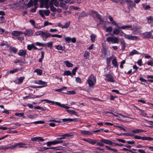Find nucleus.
I'll return each mask as SVG.
<instances>
[{
  "instance_id": "obj_60",
  "label": "nucleus",
  "mask_w": 153,
  "mask_h": 153,
  "mask_svg": "<svg viewBox=\"0 0 153 153\" xmlns=\"http://www.w3.org/2000/svg\"><path fill=\"white\" fill-rule=\"evenodd\" d=\"M112 58V57H110L109 58H108L107 59V63L108 65H109L111 63L110 59Z\"/></svg>"
},
{
  "instance_id": "obj_4",
  "label": "nucleus",
  "mask_w": 153,
  "mask_h": 153,
  "mask_svg": "<svg viewBox=\"0 0 153 153\" xmlns=\"http://www.w3.org/2000/svg\"><path fill=\"white\" fill-rule=\"evenodd\" d=\"M105 79L106 81L108 82H114V80L113 76L109 74H106L105 75Z\"/></svg>"
},
{
  "instance_id": "obj_48",
  "label": "nucleus",
  "mask_w": 153,
  "mask_h": 153,
  "mask_svg": "<svg viewBox=\"0 0 153 153\" xmlns=\"http://www.w3.org/2000/svg\"><path fill=\"white\" fill-rule=\"evenodd\" d=\"M117 127V128H120L121 130L123 131H126V129L124 128V126L123 125H121V126H116Z\"/></svg>"
},
{
  "instance_id": "obj_62",
  "label": "nucleus",
  "mask_w": 153,
  "mask_h": 153,
  "mask_svg": "<svg viewBox=\"0 0 153 153\" xmlns=\"http://www.w3.org/2000/svg\"><path fill=\"white\" fill-rule=\"evenodd\" d=\"M114 25L116 26L118 28H120V27L116 23L114 20L111 22Z\"/></svg>"
},
{
  "instance_id": "obj_50",
  "label": "nucleus",
  "mask_w": 153,
  "mask_h": 153,
  "mask_svg": "<svg viewBox=\"0 0 153 153\" xmlns=\"http://www.w3.org/2000/svg\"><path fill=\"white\" fill-rule=\"evenodd\" d=\"M33 4V1L30 0L27 3V5L29 7H30L32 6Z\"/></svg>"
},
{
  "instance_id": "obj_31",
  "label": "nucleus",
  "mask_w": 153,
  "mask_h": 153,
  "mask_svg": "<svg viewBox=\"0 0 153 153\" xmlns=\"http://www.w3.org/2000/svg\"><path fill=\"white\" fill-rule=\"evenodd\" d=\"M39 14L44 19H45V17L44 15V10H39Z\"/></svg>"
},
{
  "instance_id": "obj_37",
  "label": "nucleus",
  "mask_w": 153,
  "mask_h": 153,
  "mask_svg": "<svg viewBox=\"0 0 153 153\" xmlns=\"http://www.w3.org/2000/svg\"><path fill=\"white\" fill-rule=\"evenodd\" d=\"M121 43L122 47V49H123V50H124L125 49V48L126 47L125 42L124 40H123L121 41Z\"/></svg>"
},
{
  "instance_id": "obj_15",
  "label": "nucleus",
  "mask_w": 153,
  "mask_h": 153,
  "mask_svg": "<svg viewBox=\"0 0 153 153\" xmlns=\"http://www.w3.org/2000/svg\"><path fill=\"white\" fill-rule=\"evenodd\" d=\"M100 142L103 143H115L112 142L111 140L104 139H102L100 140Z\"/></svg>"
},
{
  "instance_id": "obj_13",
  "label": "nucleus",
  "mask_w": 153,
  "mask_h": 153,
  "mask_svg": "<svg viewBox=\"0 0 153 153\" xmlns=\"http://www.w3.org/2000/svg\"><path fill=\"white\" fill-rule=\"evenodd\" d=\"M65 142L64 140H55L53 141H48L46 143H62Z\"/></svg>"
},
{
  "instance_id": "obj_26",
  "label": "nucleus",
  "mask_w": 153,
  "mask_h": 153,
  "mask_svg": "<svg viewBox=\"0 0 153 153\" xmlns=\"http://www.w3.org/2000/svg\"><path fill=\"white\" fill-rule=\"evenodd\" d=\"M135 6V4L131 2L129 3L128 4V8L129 10L131 9H132L133 7H134Z\"/></svg>"
},
{
  "instance_id": "obj_17",
  "label": "nucleus",
  "mask_w": 153,
  "mask_h": 153,
  "mask_svg": "<svg viewBox=\"0 0 153 153\" xmlns=\"http://www.w3.org/2000/svg\"><path fill=\"white\" fill-rule=\"evenodd\" d=\"M26 53V51L25 50H20L19 51V52L18 53V55L20 56H25Z\"/></svg>"
},
{
  "instance_id": "obj_61",
  "label": "nucleus",
  "mask_w": 153,
  "mask_h": 153,
  "mask_svg": "<svg viewBox=\"0 0 153 153\" xmlns=\"http://www.w3.org/2000/svg\"><path fill=\"white\" fill-rule=\"evenodd\" d=\"M52 43H53L52 42H51L48 43L46 44H47V45L48 46V47L51 48H52Z\"/></svg>"
},
{
  "instance_id": "obj_30",
  "label": "nucleus",
  "mask_w": 153,
  "mask_h": 153,
  "mask_svg": "<svg viewBox=\"0 0 153 153\" xmlns=\"http://www.w3.org/2000/svg\"><path fill=\"white\" fill-rule=\"evenodd\" d=\"M38 116V115L36 114H30L27 116V117L30 119H33L36 118Z\"/></svg>"
},
{
  "instance_id": "obj_5",
  "label": "nucleus",
  "mask_w": 153,
  "mask_h": 153,
  "mask_svg": "<svg viewBox=\"0 0 153 153\" xmlns=\"http://www.w3.org/2000/svg\"><path fill=\"white\" fill-rule=\"evenodd\" d=\"M10 9L14 10L16 9H18L20 7L19 4V3H14L10 4L8 5Z\"/></svg>"
},
{
  "instance_id": "obj_44",
  "label": "nucleus",
  "mask_w": 153,
  "mask_h": 153,
  "mask_svg": "<svg viewBox=\"0 0 153 153\" xmlns=\"http://www.w3.org/2000/svg\"><path fill=\"white\" fill-rule=\"evenodd\" d=\"M45 122L43 121H35L33 123L35 124H44Z\"/></svg>"
},
{
  "instance_id": "obj_18",
  "label": "nucleus",
  "mask_w": 153,
  "mask_h": 153,
  "mask_svg": "<svg viewBox=\"0 0 153 153\" xmlns=\"http://www.w3.org/2000/svg\"><path fill=\"white\" fill-rule=\"evenodd\" d=\"M88 15V14L87 13H85L84 11H83L79 15V18L82 19L85 17L87 16Z\"/></svg>"
},
{
  "instance_id": "obj_35",
  "label": "nucleus",
  "mask_w": 153,
  "mask_h": 153,
  "mask_svg": "<svg viewBox=\"0 0 153 153\" xmlns=\"http://www.w3.org/2000/svg\"><path fill=\"white\" fill-rule=\"evenodd\" d=\"M39 84L43 85L42 86H43V87L47 86V83L46 82L43 81L41 80H39Z\"/></svg>"
},
{
  "instance_id": "obj_53",
  "label": "nucleus",
  "mask_w": 153,
  "mask_h": 153,
  "mask_svg": "<svg viewBox=\"0 0 153 153\" xmlns=\"http://www.w3.org/2000/svg\"><path fill=\"white\" fill-rule=\"evenodd\" d=\"M53 1L54 2V5L56 7L59 6V2L57 1V0H51V1Z\"/></svg>"
},
{
  "instance_id": "obj_3",
  "label": "nucleus",
  "mask_w": 153,
  "mask_h": 153,
  "mask_svg": "<svg viewBox=\"0 0 153 153\" xmlns=\"http://www.w3.org/2000/svg\"><path fill=\"white\" fill-rule=\"evenodd\" d=\"M53 149L54 150H63V148L61 146L58 147H38V149L40 151H44L46 150L49 149Z\"/></svg>"
},
{
  "instance_id": "obj_1",
  "label": "nucleus",
  "mask_w": 153,
  "mask_h": 153,
  "mask_svg": "<svg viewBox=\"0 0 153 153\" xmlns=\"http://www.w3.org/2000/svg\"><path fill=\"white\" fill-rule=\"evenodd\" d=\"M49 0H40L39 2L41 5H42V6H40L41 7H42L45 4V7L47 9L49 8V6H50L51 10L52 11H55L56 10V8L53 5V2L51 1L49 3L48 1Z\"/></svg>"
},
{
  "instance_id": "obj_19",
  "label": "nucleus",
  "mask_w": 153,
  "mask_h": 153,
  "mask_svg": "<svg viewBox=\"0 0 153 153\" xmlns=\"http://www.w3.org/2000/svg\"><path fill=\"white\" fill-rule=\"evenodd\" d=\"M80 131L82 134L85 135L92 134V133H91L89 131L80 130Z\"/></svg>"
},
{
  "instance_id": "obj_38",
  "label": "nucleus",
  "mask_w": 153,
  "mask_h": 153,
  "mask_svg": "<svg viewBox=\"0 0 153 153\" xmlns=\"http://www.w3.org/2000/svg\"><path fill=\"white\" fill-rule=\"evenodd\" d=\"M43 31H38L36 32L35 34H34V36H38L39 35H41V36H42V34L43 33Z\"/></svg>"
},
{
  "instance_id": "obj_10",
  "label": "nucleus",
  "mask_w": 153,
  "mask_h": 153,
  "mask_svg": "<svg viewBox=\"0 0 153 153\" xmlns=\"http://www.w3.org/2000/svg\"><path fill=\"white\" fill-rule=\"evenodd\" d=\"M32 141H37L38 142H43L45 140L43 138L41 137H34L32 138L31 139Z\"/></svg>"
},
{
  "instance_id": "obj_16",
  "label": "nucleus",
  "mask_w": 153,
  "mask_h": 153,
  "mask_svg": "<svg viewBox=\"0 0 153 153\" xmlns=\"http://www.w3.org/2000/svg\"><path fill=\"white\" fill-rule=\"evenodd\" d=\"M63 122H66L68 121H77V119L76 118L75 119H71V118H65L63 119L62 120Z\"/></svg>"
},
{
  "instance_id": "obj_63",
  "label": "nucleus",
  "mask_w": 153,
  "mask_h": 153,
  "mask_svg": "<svg viewBox=\"0 0 153 153\" xmlns=\"http://www.w3.org/2000/svg\"><path fill=\"white\" fill-rule=\"evenodd\" d=\"M76 92L74 91H68L66 93L67 94H75Z\"/></svg>"
},
{
  "instance_id": "obj_22",
  "label": "nucleus",
  "mask_w": 153,
  "mask_h": 153,
  "mask_svg": "<svg viewBox=\"0 0 153 153\" xmlns=\"http://www.w3.org/2000/svg\"><path fill=\"white\" fill-rule=\"evenodd\" d=\"M19 148H27L29 146V144H17Z\"/></svg>"
},
{
  "instance_id": "obj_40",
  "label": "nucleus",
  "mask_w": 153,
  "mask_h": 153,
  "mask_svg": "<svg viewBox=\"0 0 153 153\" xmlns=\"http://www.w3.org/2000/svg\"><path fill=\"white\" fill-rule=\"evenodd\" d=\"M71 74V72L69 71H64L63 75H70Z\"/></svg>"
},
{
  "instance_id": "obj_21",
  "label": "nucleus",
  "mask_w": 153,
  "mask_h": 153,
  "mask_svg": "<svg viewBox=\"0 0 153 153\" xmlns=\"http://www.w3.org/2000/svg\"><path fill=\"white\" fill-rule=\"evenodd\" d=\"M67 111L71 115L74 114L77 117L79 116L77 114V113L74 110L67 109Z\"/></svg>"
},
{
  "instance_id": "obj_58",
  "label": "nucleus",
  "mask_w": 153,
  "mask_h": 153,
  "mask_svg": "<svg viewBox=\"0 0 153 153\" xmlns=\"http://www.w3.org/2000/svg\"><path fill=\"white\" fill-rule=\"evenodd\" d=\"M65 5L66 4L64 2H61L59 4V6L60 7H65Z\"/></svg>"
},
{
  "instance_id": "obj_57",
  "label": "nucleus",
  "mask_w": 153,
  "mask_h": 153,
  "mask_svg": "<svg viewBox=\"0 0 153 153\" xmlns=\"http://www.w3.org/2000/svg\"><path fill=\"white\" fill-rule=\"evenodd\" d=\"M137 37L135 36H132L131 35L130 39L135 40L137 39Z\"/></svg>"
},
{
  "instance_id": "obj_43",
  "label": "nucleus",
  "mask_w": 153,
  "mask_h": 153,
  "mask_svg": "<svg viewBox=\"0 0 153 153\" xmlns=\"http://www.w3.org/2000/svg\"><path fill=\"white\" fill-rule=\"evenodd\" d=\"M70 22V21H69L65 23V25H64V28H68L69 26Z\"/></svg>"
},
{
  "instance_id": "obj_64",
  "label": "nucleus",
  "mask_w": 153,
  "mask_h": 153,
  "mask_svg": "<svg viewBox=\"0 0 153 153\" xmlns=\"http://www.w3.org/2000/svg\"><path fill=\"white\" fill-rule=\"evenodd\" d=\"M96 16L98 18V19L100 20V21H102L101 19V16L99 14V13H96L95 14Z\"/></svg>"
},
{
  "instance_id": "obj_9",
  "label": "nucleus",
  "mask_w": 153,
  "mask_h": 153,
  "mask_svg": "<svg viewBox=\"0 0 153 153\" xmlns=\"http://www.w3.org/2000/svg\"><path fill=\"white\" fill-rule=\"evenodd\" d=\"M144 38L149 39L151 38L153 39V36L152 35L151 32H146L144 33Z\"/></svg>"
},
{
  "instance_id": "obj_52",
  "label": "nucleus",
  "mask_w": 153,
  "mask_h": 153,
  "mask_svg": "<svg viewBox=\"0 0 153 153\" xmlns=\"http://www.w3.org/2000/svg\"><path fill=\"white\" fill-rule=\"evenodd\" d=\"M134 138L136 139H141L142 140H143V137H141L140 136H138V135H135L134 136Z\"/></svg>"
},
{
  "instance_id": "obj_12",
  "label": "nucleus",
  "mask_w": 153,
  "mask_h": 153,
  "mask_svg": "<svg viewBox=\"0 0 153 153\" xmlns=\"http://www.w3.org/2000/svg\"><path fill=\"white\" fill-rule=\"evenodd\" d=\"M22 34L23 32L21 31H13L11 33L12 35L14 36H18Z\"/></svg>"
},
{
  "instance_id": "obj_54",
  "label": "nucleus",
  "mask_w": 153,
  "mask_h": 153,
  "mask_svg": "<svg viewBox=\"0 0 153 153\" xmlns=\"http://www.w3.org/2000/svg\"><path fill=\"white\" fill-rule=\"evenodd\" d=\"M77 69V67H76L72 70V73L73 75H75V74L76 71Z\"/></svg>"
},
{
  "instance_id": "obj_51",
  "label": "nucleus",
  "mask_w": 153,
  "mask_h": 153,
  "mask_svg": "<svg viewBox=\"0 0 153 153\" xmlns=\"http://www.w3.org/2000/svg\"><path fill=\"white\" fill-rule=\"evenodd\" d=\"M153 140V138L150 137H144V140Z\"/></svg>"
},
{
  "instance_id": "obj_27",
  "label": "nucleus",
  "mask_w": 153,
  "mask_h": 153,
  "mask_svg": "<svg viewBox=\"0 0 153 153\" xmlns=\"http://www.w3.org/2000/svg\"><path fill=\"white\" fill-rule=\"evenodd\" d=\"M55 48L58 50H63L64 49L65 47H63L61 45H56L55 46Z\"/></svg>"
},
{
  "instance_id": "obj_47",
  "label": "nucleus",
  "mask_w": 153,
  "mask_h": 153,
  "mask_svg": "<svg viewBox=\"0 0 153 153\" xmlns=\"http://www.w3.org/2000/svg\"><path fill=\"white\" fill-rule=\"evenodd\" d=\"M18 71V69L16 68L14 69H13L12 70H10V73L11 74H13L17 72Z\"/></svg>"
},
{
  "instance_id": "obj_8",
  "label": "nucleus",
  "mask_w": 153,
  "mask_h": 153,
  "mask_svg": "<svg viewBox=\"0 0 153 153\" xmlns=\"http://www.w3.org/2000/svg\"><path fill=\"white\" fill-rule=\"evenodd\" d=\"M17 146H18V145H17V144H14V145H12L11 146H10L7 147H4L1 146L0 147V149H4V150H5L8 149H13Z\"/></svg>"
},
{
  "instance_id": "obj_14",
  "label": "nucleus",
  "mask_w": 153,
  "mask_h": 153,
  "mask_svg": "<svg viewBox=\"0 0 153 153\" xmlns=\"http://www.w3.org/2000/svg\"><path fill=\"white\" fill-rule=\"evenodd\" d=\"M143 130L138 129H135L131 131L132 134H138L143 132Z\"/></svg>"
},
{
  "instance_id": "obj_55",
  "label": "nucleus",
  "mask_w": 153,
  "mask_h": 153,
  "mask_svg": "<svg viewBox=\"0 0 153 153\" xmlns=\"http://www.w3.org/2000/svg\"><path fill=\"white\" fill-rule=\"evenodd\" d=\"M51 36L52 37H56L59 38H61L62 37L61 35L57 34H53L52 35L51 34Z\"/></svg>"
},
{
  "instance_id": "obj_39",
  "label": "nucleus",
  "mask_w": 153,
  "mask_h": 153,
  "mask_svg": "<svg viewBox=\"0 0 153 153\" xmlns=\"http://www.w3.org/2000/svg\"><path fill=\"white\" fill-rule=\"evenodd\" d=\"M75 134V133L73 132L69 134H65V136L66 137H68L72 136L74 135Z\"/></svg>"
},
{
  "instance_id": "obj_36",
  "label": "nucleus",
  "mask_w": 153,
  "mask_h": 153,
  "mask_svg": "<svg viewBox=\"0 0 153 153\" xmlns=\"http://www.w3.org/2000/svg\"><path fill=\"white\" fill-rule=\"evenodd\" d=\"M112 63L113 64V65L115 66H118L117 61L116 58H114V59L112 61Z\"/></svg>"
},
{
  "instance_id": "obj_49",
  "label": "nucleus",
  "mask_w": 153,
  "mask_h": 153,
  "mask_svg": "<svg viewBox=\"0 0 153 153\" xmlns=\"http://www.w3.org/2000/svg\"><path fill=\"white\" fill-rule=\"evenodd\" d=\"M90 53L88 52H86L84 54V57H85V59H87Z\"/></svg>"
},
{
  "instance_id": "obj_29",
  "label": "nucleus",
  "mask_w": 153,
  "mask_h": 153,
  "mask_svg": "<svg viewBox=\"0 0 153 153\" xmlns=\"http://www.w3.org/2000/svg\"><path fill=\"white\" fill-rule=\"evenodd\" d=\"M132 27L131 25H126L124 26H123L120 27V28H122L123 29H126L128 28H131Z\"/></svg>"
},
{
  "instance_id": "obj_11",
  "label": "nucleus",
  "mask_w": 153,
  "mask_h": 153,
  "mask_svg": "<svg viewBox=\"0 0 153 153\" xmlns=\"http://www.w3.org/2000/svg\"><path fill=\"white\" fill-rule=\"evenodd\" d=\"M24 34L25 35L29 36H32L33 34V33L32 30H27L24 32Z\"/></svg>"
},
{
  "instance_id": "obj_41",
  "label": "nucleus",
  "mask_w": 153,
  "mask_h": 153,
  "mask_svg": "<svg viewBox=\"0 0 153 153\" xmlns=\"http://www.w3.org/2000/svg\"><path fill=\"white\" fill-rule=\"evenodd\" d=\"M112 30V28L111 26L107 27L106 28V31L107 32H111Z\"/></svg>"
},
{
  "instance_id": "obj_20",
  "label": "nucleus",
  "mask_w": 153,
  "mask_h": 153,
  "mask_svg": "<svg viewBox=\"0 0 153 153\" xmlns=\"http://www.w3.org/2000/svg\"><path fill=\"white\" fill-rule=\"evenodd\" d=\"M55 104L56 105L59 106L61 107H62L68 109V108H70V107H69L65 106V105L64 104H61L60 103H59V102H55Z\"/></svg>"
},
{
  "instance_id": "obj_2",
  "label": "nucleus",
  "mask_w": 153,
  "mask_h": 153,
  "mask_svg": "<svg viewBox=\"0 0 153 153\" xmlns=\"http://www.w3.org/2000/svg\"><path fill=\"white\" fill-rule=\"evenodd\" d=\"M87 81L89 86L90 87H93L96 82V77L93 74H91L88 77Z\"/></svg>"
},
{
  "instance_id": "obj_59",
  "label": "nucleus",
  "mask_w": 153,
  "mask_h": 153,
  "mask_svg": "<svg viewBox=\"0 0 153 153\" xmlns=\"http://www.w3.org/2000/svg\"><path fill=\"white\" fill-rule=\"evenodd\" d=\"M116 140L118 141L121 142L122 143H124L126 142V141L123 139H116Z\"/></svg>"
},
{
  "instance_id": "obj_33",
  "label": "nucleus",
  "mask_w": 153,
  "mask_h": 153,
  "mask_svg": "<svg viewBox=\"0 0 153 153\" xmlns=\"http://www.w3.org/2000/svg\"><path fill=\"white\" fill-rule=\"evenodd\" d=\"M41 101H46L48 103H51L52 104H55L56 102L53 101L48 100L47 99H44L43 100H41Z\"/></svg>"
},
{
  "instance_id": "obj_25",
  "label": "nucleus",
  "mask_w": 153,
  "mask_h": 153,
  "mask_svg": "<svg viewBox=\"0 0 153 153\" xmlns=\"http://www.w3.org/2000/svg\"><path fill=\"white\" fill-rule=\"evenodd\" d=\"M120 31L119 28L115 27L113 31V33L114 34L118 35L120 33Z\"/></svg>"
},
{
  "instance_id": "obj_46",
  "label": "nucleus",
  "mask_w": 153,
  "mask_h": 153,
  "mask_svg": "<svg viewBox=\"0 0 153 153\" xmlns=\"http://www.w3.org/2000/svg\"><path fill=\"white\" fill-rule=\"evenodd\" d=\"M50 13V11L49 10H44V14L46 16H48Z\"/></svg>"
},
{
  "instance_id": "obj_7",
  "label": "nucleus",
  "mask_w": 153,
  "mask_h": 153,
  "mask_svg": "<svg viewBox=\"0 0 153 153\" xmlns=\"http://www.w3.org/2000/svg\"><path fill=\"white\" fill-rule=\"evenodd\" d=\"M43 33L42 34L41 37L44 41H45L48 38L50 37L51 36V34L48 33L46 32L43 31Z\"/></svg>"
},
{
  "instance_id": "obj_34",
  "label": "nucleus",
  "mask_w": 153,
  "mask_h": 153,
  "mask_svg": "<svg viewBox=\"0 0 153 153\" xmlns=\"http://www.w3.org/2000/svg\"><path fill=\"white\" fill-rule=\"evenodd\" d=\"M92 42H94L95 41L96 36L94 34L91 35L90 36Z\"/></svg>"
},
{
  "instance_id": "obj_28",
  "label": "nucleus",
  "mask_w": 153,
  "mask_h": 153,
  "mask_svg": "<svg viewBox=\"0 0 153 153\" xmlns=\"http://www.w3.org/2000/svg\"><path fill=\"white\" fill-rule=\"evenodd\" d=\"M139 52L135 50H133L129 54V55L130 56H132L135 54H139Z\"/></svg>"
},
{
  "instance_id": "obj_24",
  "label": "nucleus",
  "mask_w": 153,
  "mask_h": 153,
  "mask_svg": "<svg viewBox=\"0 0 153 153\" xmlns=\"http://www.w3.org/2000/svg\"><path fill=\"white\" fill-rule=\"evenodd\" d=\"M119 42V39L117 37H113L112 41V43H118Z\"/></svg>"
},
{
  "instance_id": "obj_56",
  "label": "nucleus",
  "mask_w": 153,
  "mask_h": 153,
  "mask_svg": "<svg viewBox=\"0 0 153 153\" xmlns=\"http://www.w3.org/2000/svg\"><path fill=\"white\" fill-rule=\"evenodd\" d=\"M122 134L127 136H133V134H132V133H123V134Z\"/></svg>"
},
{
  "instance_id": "obj_42",
  "label": "nucleus",
  "mask_w": 153,
  "mask_h": 153,
  "mask_svg": "<svg viewBox=\"0 0 153 153\" xmlns=\"http://www.w3.org/2000/svg\"><path fill=\"white\" fill-rule=\"evenodd\" d=\"M25 79L24 77H21L20 78L18 79V83H21L23 82V80Z\"/></svg>"
},
{
  "instance_id": "obj_6",
  "label": "nucleus",
  "mask_w": 153,
  "mask_h": 153,
  "mask_svg": "<svg viewBox=\"0 0 153 153\" xmlns=\"http://www.w3.org/2000/svg\"><path fill=\"white\" fill-rule=\"evenodd\" d=\"M82 140L89 143H100V142H98L95 140H93L89 138H83Z\"/></svg>"
},
{
  "instance_id": "obj_45",
  "label": "nucleus",
  "mask_w": 153,
  "mask_h": 153,
  "mask_svg": "<svg viewBox=\"0 0 153 153\" xmlns=\"http://www.w3.org/2000/svg\"><path fill=\"white\" fill-rule=\"evenodd\" d=\"M38 7V6L35 5V7L34 8L31 9L30 10V11L32 13H34L36 12V10L37 7Z\"/></svg>"
},
{
  "instance_id": "obj_32",
  "label": "nucleus",
  "mask_w": 153,
  "mask_h": 153,
  "mask_svg": "<svg viewBox=\"0 0 153 153\" xmlns=\"http://www.w3.org/2000/svg\"><path fill=\"white\" fill-rule=\"evenodd\" d=\"M34 72H36L39 75H41L42 74V70L40 69H36L34 71Z\"/></svg>"
},
{
  "instance_id": "obj_23",
  "label": "nucleus",
  "mask_w": 153,
  "mask_h": 153,
  "mask_svg": "<svg viewBox=\"0 0 153 153\" xmlns=\"http://www.w3.org/2000/svg\"><path fill=\"white\" fill-rule=\"evenodd\" d=\"M64 63L68 67H72L73 66V64L69 62L68 61H66L64 62Z\"/></svg>"
}]
</instances>
